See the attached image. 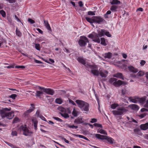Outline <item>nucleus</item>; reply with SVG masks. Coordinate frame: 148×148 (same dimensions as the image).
Wrapping results in <instances>:
<instances>
[{
  "instance_id": "nucleus-1",
  "label": "nucleus",
  "mask_w": 148,
  "mask_h": 148,
  "mask_svg": "<svg viewBox=\"0 0 148 148\" xmlns=\"http://www.w3.org/2000/svg\"><path fill=\"white\" fill-rule=\"evenodd\" d=\"M105 30L104 29H99L97 31L98 34L94 32H93L91 34H89L88 35V37L92 39V40L94 42L99 43L100 40L99 36L101 37L104 35Z\"/></svg>"
},
{
  "instance_id": "nucleus-2",
  "label": "nucleus",
  "mask_w": 148,
  "mask_h": 148,
  "mask_svg": "<svg viewBox=\"0 0 148 148\" xmlns=\"http://www.w3.org/2000/svg\"><path fill=\"white\" fill-rule=\"evenodd\" d=\"M10 110V109L7 108H5L4 109L0 110V114L1 117L2 118L6 117L9 119H12L14 117V115L13 112L8 111Z\"/></svg>"
},
{
  "instance_id": "nucleus-3",
  "label": "nucleus",
  "mask_w": 148,
  "mask_h": 148,
  "mask_svg": "<svg viewBox=\"0 0 148 148\" xmlns=\"http://www.w3.org/2000/svg\"><path fill=\"white\" fill-rule=\"evenodd\" d=\"M75 102L78 106L81 109L82 111L86 112L88 111L89 104L86 102L81 100H77Z\"/></svg>"
},
{
  "instance_id": "nucleus-4",
  "label": "nucleus",
  "mask_w": 148,
  "mask_h": 148,
  "mask_svg": "<svg viewBox=\"0 0 148 148\" xmlns=\"http://www.w3.org/2000/svg\"><path fill=\"white\" fill-rule=\"evenodd\" d=\"M127 110L124 108H119L116 110L112 111L113 115L115 116L122 115L124 112H126Z\"/></svg>"
},
{
  "instance_id": "nucleus-5",
  "label": "nucleus",
  "mask_w": 148,
  "mask_h": 148,
  "mask_svg": "<svg viewBox=\"0 0 148 148\" xmlns=\"http://www.w3.org/2000/svg\"><path fill=\"white\" fill-rule=\"evenodd\" d=\"M87 67L90 68L91 69L92 73L94 75L98 76L99 74V71L96 66H92L89 64H87Z\"/></svg>"
},
{
  "instance_id": "nucleus-6",
  "label": "nucleus",
  "mask_w": 148,
  "mask_h": 148,
  "mask_svg": "<svg viewBox=\"0 0 148 148\" xmlns=\"http://www.w3.org/2000/svg\"><path fill=\"white\" fill-rule=\"evenodd\" d=\"M88 39L85 36H83L80 37V39L78 41L79 45L81 47L84 46L86 43L88 42Z\"/></svg>"
},
{
  "instance_id": "nucleus-7",
  "label": "nucleus",
  "mask_w": 148,
  "mask_h": 148,
  "mask_svg": "<svg viewBox=\"0 0 148 148\" xmlns=\"http://www.w3.org/2000/svg\"><path fill=\"white\" fill-rule=\"evenodd\" d=\"M20 128L23 130V134L25 136H30L32 134V132L29 130L26 127L21 126Z\"/></svg>"
},
{
  "instance_id": "nucleus-8",
  "label": "nucleus",
  "mask_w": 148,
  "mask_h": 148,
  "mask_svg": "<svg viewBox=\"0 0 148 148\" xmlns=\"http://www.w3.org/2000/svg\"><path fill=\"white\" fill-rule=\"evenodd\" d=\"M94 23H95L98 24H100L103 22L104 20L103 19L100 17L99 16H93Z\"/></svg>"
},
{
  "instance_id": "nucleus-9",
  "label": "nucleus",
  "mask_w": 148,
  "mask_h": 148,
  "mask_svg": "<svg viewBox=\"0 0 148 148\" xmlns=\"http://www.w3.org/2000/svg\"><path fill=\"white\" fill-rule=\"evenodd\" d=\"M43 91L47 94L53 95L54 94L53 90L50 88H42Z\"/></svg>"
},
{
  "instance_id": "nucleus-10",
  "label": "nucleus",
  "mask_w": 148,
  "mask_h": 148,
  "mask_svg": "<svg viewBox=\"0 0 148 148\" xmlns=\"http://www.w3.org/2000/svg\"><path fill=\"white\" fill-rule=\"evenodd\" d=\"M99 70V74L102 77H107L108 74V72L105 70H102L100 69Z\"/></svg>"
},
{
  "instance_id": "nucleus-11",
  "label": "nucleus",
  "mask_w": 148,
  "mask_h": 148,
  "mask_svg": "<svg viewBox=\"0 0 148 148\" xmlns=\"http://www.w3.org/2000/svg\"><path fill=\"white\" fill-rule=\"evenodd\" d=\"M127 83L125 82H123L120 80H118L116 81V83L114 84V86L116 87L119 86L122 84L126 85Z\"/></svg>"
},
{
  "instance_id": "nucleus-12",
  "label": "nucleus",
  "mask_w": 148,
  "mask_h": 148,
  "mask_svg": "<svg viewBox=\"0 0 148 148\" xmlns=\"http://www.w3.org/2000/svg\"><path fill=\"white\" fill-rule=\"evenodd\" d=\"M129 70L131 72L136 73L138 72V69L132 66H129L128 67Z\"/></svg>"
},
{
  "instance_id": "nucleus-13",
  "label": "nucleus",
  "mask_w": 148,
  "mask_h": 148,
  "mask_svg": "<svg viewBox=\"0 0 148 148\" xmlns=\"http://www.w3.org/2000/svg\"><path fill=\"white\" fill-rule=\"evenodd\" d=\"M113 76L123 80L124 79L122 74L120 73H118L114 74L113 75Z\"/></svg>"
},
{
  "instance_id": "nucleus-14",
  "label": "nucleus",
  "mask_w": 148,
  "mask_h": 148,
  "mask_svg": "<svg viewBox=\"0 0 148 148\" xmlns=\"http://www.w3.org/2000/svg\"><path fill=\"white\" fill-rule=\"evenodd\" d=\"M129 107L134 110H138L139 109V106L135 104L130 105H129Z\"/></svg>"
},
{
  "instance_id": "nucleus-15",
  "label": "nucleus",
  "mask_w": 148,
  "mask_h": 148,
  "mask_svg": "<svg viewBox=\"0 0 148 148\" xmlns=\"http://www.w3.org/2000/svg\"><path fill=\"white\" fill-rule=\"evenodd\" d=\"M84 122L82 118H77L74 121V123L76 124H79L83 123Z\"/></svg>"
},
{
  "instance_id": "nucleus-16",
  "label": "nucleus",
  "mask_w": 148,
  "mask_h": 148,
  "mask_svg": "<svg viewBox=\"0 0 148 148\" xmlns=\"http://www.w3.org/2000/svg\"><path fill=\"white\" fill-rule=\"evenodd\" d=\"M112 54L109 52L105 53L103 55V56L105 58L108 59L111 58L112 57Z\"/></svg>"
},
{
  "instance_id": "nucleus-17",
  "label": "nucleus",
  "mask_w": 148,
  "mask_h": 148,
  "mask_svg": "<svg viewBox=\"0 0 148 148\" xmlns=\"http://www.w3.org/2000/svg\"><path fill=\"white\" fill-rule=\"evenodd\" d=\"M77 60L79 62L85 65L86 64V61L83 59V58L78 57L77 58Z\"/></svg>"
},
{
  "instance_id": "nucleus-18",
  "label": "nucleus",
  "mask_w": 148,
  "mask_h": 148,
  "mask_svg": "<svg viewBox=\"0 0 148 148\" xmlns=\"http://www.w3.org/2000/svg\"><path fill=\"white\" fill-rule=\"evenodd\" d=\"M110 3L112 5H119L121 4L120 1L118 0H112Z\"/></svg>"
},
{
  "instance_id": "nucleus-19",
  "label": "nucleus",
  "mask_w": 148,
  "mask_h": 148,
  "mask_svg": "<svg viewBox=\"0 0 148 148\" xmlns=\"http://www.w3.org/2000/svg\"><path fill=\"white\" fill-rule=\"evenodd\" d=\"M138 102L141 104H143L146 100V97H144L141 98H138Z\"/></svg>"
},
{
  "instance_id": "nucleus-20",
  "label": "nucleus",
  "mask_w": 148,
  "mask_h": 148,
  "mask_svg": "<svg viewBox=\"0 0 148 148\" xmlns=\"http://www.w3.org/2000/svg\"><path fill=\"white\" fill-rule=\"evenodd\" d=\"M141 129L143 130H146L148 128V123L142 124L140 126Z\"/></svg>"
},
{
  "instance_id": "nucleus-21",
  "label": "nucleus",
  "mask_w": 148,
  "mask_h": 148,
  "mask_svg": "<svg viewBox=\"0 0 148 148\" xmlns=\"http://www.w3.org/2000/svg\"><path fill=\"white\" fill-rule=\"evenodd\" d=\"M31 107L30 108L29 110L26 111V113H30L33 111L34 110L35 108L34 105L33 104H31Z\"/></svg>"
},
{
  "instance_id": "nucleus-22",
  "label": "nucleus",
  "mask_w": 148,
  "mask_h": 148,
  "mask_svg": "<svg viewBox=\"0 0 148 148\" xmlns=\"http://www.w3.org/2000/svg\"><path fill=\"white\" fill-rule=\"evenodd\" d=\"M95 136L98 139L103 140L105 139V138H106V136L102 135L99 134H96L95 135Z\"/></svg>"
},
{
  "instance_id": "nucleus-23",
  "label": "nucleus",
  "mask_w": 148,
  "mask_h": 148,
  "mask_svg": "<svg viewBox=\"0 0 148 148\" xmlns=\"http://www.w3.org/2000/svg\"><path fill=\"white\" fill-rule=\"evenodd\" d=\"M118 8L117 6L114 5L111 7L110 9L112 11L115 12L117 11Z\"/></svg>"
},
{
  "instance_id": "nucleus-24",
  "label": "nucleus",
  "mask_w": 148,
  "mask_h": 148,
  "mask_svg": "<svg viewBox=\"0 0 148 148\" xmlns=\"http://www.w3.org/2000/svg\"><path fill=\"white\" fill-rule=\"evenodd\" d=\"M85 18L88 22L90 23L91 24L94 23L93 16L91 18L88 17H86Z\"/></svg>"
},
{
  "instance_id": "nucleus-25",
  "label": "nucleus",
  "mask_w": 148,
  "mask_h": 148,
  "mask_svg": "<svg viewBox=\"0 0 148 148\" xmlns=\"http://www.w3.org/2000/svg\"><path fill=\"white\" fill-rule=\"evenodd\" d=\"M32 121L33 123H34V128L35 130L37 129V125L38 123V121L37 119H32Z\"/></svg>"
},
{
  "instance_id": "nucleus-26",
  "label": "nucleus",
  "mask_w": 148,
  "mask_h": 148,
  "mask_svg": "<svg viewBox=\"0 0 148 148\" xmlns=\"http://www.w3.org/2000/svg\"><path fill=\"white\" fill-rule=\"evenodd\" d=\"M105 139L108 142L111 144L113 143L114 141V140L113 138L108 136H106Z\"/></svg>"
},
{
  "instance_id": "nucleus-27",
  "label": "nucleus",
  "mask_w": 148,
  "mask_h": 148,
  "mask_svg": "<svg viewBox=\"0 0 148 148\" xmlns=\"http://www.w3.org/2000/svg\"><path fill=\"white\" fill-rule=\"evenodd\" d=\"M97 132L101 134H105L106 135H107V133L106 132L102 129H98L97 130Z\"/></svg>"
},
{
  "instance_id": "nucleus-28",
  "label": "nucleus",
  "mask_w": 148,
  "mask_h": 148,
  "mask_svg": "<svg viewBox=\"0 0 148 148\" xmlns=\"http://www.w3.org/2000/svg\"><path fill=\"white\" fill-rule=\"evenodd\" d=\"M45 25L46 27V28L48 30H51V28L50 27V26L48 23L47 21H45V20L44 21Z\"/></svg>"
},
{
  "instance_id": "nucleus-29",
  "label": "nucleus",
  "mask_w": 148,
  "mask_h": 148,
  "mask_svg": "<svg viewBox=\"0 0 148 148\" xmlns=\"http://www.w3.org/2000/svg\"><path fill=\"white\" fill-rule=\"evenodd\" d=\"M58 109L59 110L60 112H61V113H64L66 112H67L66 110V108H65L62 107H59Z\"/></svg>"
},
{
  "instance_id": "nucleus-30",
  "label": "nucleus",
  "mask_w": 148,
  "mask_h": 148,
  "mask_svg": "<svg viewBox=\"0 0 148 148\" xmlns=\"http://www.w3.org/2000/svg\"><path fill=\"white\" fill-rule=\"evenodd\" d=\"M130 101L134 103H137L138 102V98L136 97V98H130Z\"/></svg>"
},
{
  "instance_id": "nucleus-31",
  "label": "nucleus",
  "mask_w": 148,
  "mask_h": 148,
  "mask_svg": "<svg viewBox=\"0 0 148 148\" xmlns=\"http://www.w3.org/2000/svg\"><path fill=\"white\" fill-rule=\"evenodd\" d=\"M55 101L56 103L60 104L62 103L63 100L60 98H58L55 99Z\"/></svg>"
},
{
  "instance_id": "nucleus-32",
  "label": "nucleus",
  "mask_w": 148,
  "mask_h": 148,
  "mask_svg": "<svg viewBox=\"0 0 148 148\" xmlns=\"http://www.w3.org/2000/svg\"><path fill=\"white\" fill-rule=\"evenodd\" d=\"M72 115L75 117H76L77 116L78 112L77 110L75 108H73V110L72 112Z\"/></svg>"
},
{
  "instance_id": "nucleus-33",
  "label": "nucleus",
  "mask_w": 148,
  "mask_h": 148,
  "mask_svg": "<svg viewBox=\"0 0 148 148\" xmlns=\"http://www.w3.org/2000/svg\"><path fill=\"white\" fill-rule=\"evenodd\" d=\"M119 105L117 103H114L110 105L111 108L113 109H114L116 108L119 106Z\"/></svg>"
},
{
  "instance_id": "nucleus-34",
  "label": "nucleus",
  "mask_w": 148,
  "mask_h": 148,
  "mask_svg": "<svg viewBox=\"0 0 148 148\" xmlns=\"http://www.w3.org/2000/svg\"><path fill=\"white\" fill-rule=\"evenodd\" d=\"M43 91H37L36 92V96L38 97H40L43 94Z\"/></svg>"
},
{
  "instance_id": "nucleus-35",
  "label": "nucleus",
  "mask_w": 148,
  "mask_h": 148,
  "mask_svg": "<svg viewBox=\"0 0 148 148\" xmlns=\"http://www.w3.org/2000/svg\"><path fill=\"white\" fill-rule=\"evenodd\" d=\"M60 113L62 116L63 117L65 118H67L69 117V116L66 112L64 113L60 112Z\"/></svg>"
},
{
  "instance_id": "nucleus-36",
  "label": "nucleus",
  "mask_w": 148,
  "mask_h": 148,
  "mask_svg": "<svg viewBox=\"0 0 148 148\" xmlns=\"http://www.w3.org/2000/svg\"><path fill=\"white\" fill-rule=\"evenodd\" d=\"M117 79L114 78H111L110 80V83L112 84L114 86V84L116 83Z\"/></svg>"
},
{
  "instance_id": "nucleus-37",
  "label": "nucleus",
  "mask_w": 148,
  "mask_h": 148,
  "mask_svg": "<svg viewBox=\"0 0 148 148\" xmlns=\"http://www.w3.org/2000/svg\"><path fill=\"white\" fill-rule=\"evenodd\" d=\"M101 44L103 45L106 46V43L105 38H101Z\"/></svg>"
},
{
  "instance_id": "nucleus-38",
  "label": "nucleus",
  "mask_w": 148,
  "mask_h": 148,
  "mask_svg": "<svg viewBox=\"0 0 148 148\" xmlns=\"http://www.w3.org/2000/svg\"><path fill=\"white\" fill-rule=\"evenodd\" d=\"M144 72L142 71H139L137 74V76L138 77H141L144 74Z\"/></svg>"
},
{
  "instance_id": "nucleus-39",
  "label": "nucleus",
  "mask_w": 148,
  "mask_h": 148,
  "mask_svg": "<svg viewBox=\"0 0 148 148\" xmlns=\"http://www.w3.org/2000/svg\"><path fill=\"white\" fill-rule=\"evenodd\" d=\"M16 35L20 37L22 35V33L20 32L19 30H18V29L17 28L16 29Z\"/></svg>"
},
{
  "instance_id": "nucleus-40",
  "label": "nucleus",
  "mask_w": 148,
  "mask_h": 148,
  "mask_svg": "<svg viewBox=\"0 0 148 148\" xmlns=\"http://www.w3.org/2000/svg\"><path fill=\"white\" fill-rule=\"evenodd\" d=\"M111 13V10H109L107 11L106 13L104 15V17L105 18H108V15L110 14Z\"/></svg>"
},
{
  "instance_id": "nucleus-41",
  "label": "nucleus",
  "mask_w": 148,
  "mask_h": 148,
  "mask_svg": "<svg viewBox=\"0 0 148 148\" xmlns=\"http://www.w3.org/2000/svg\"><path fill=\"white\" fill-rule=\"evenodd\" d=\"M104 35L108 37H111V35L110 34L109 32L106 30H105Z\"/></svg>"
},
{
  "instance_id": "nucleus-42",
  "label": "nucleus",
  "mask_w": 148,
  "mask_h": 148,
  "mask_svg": "<svg viewBox=\"0 0 148 148\" xmlns=\"http://www.w3.org/2000/svg\"><path fill=\"white\" fill-rule=\"evenodd\" d=\"M35 48L38 51H40V46L39 44H36L35 45Z\"/></svg>"
},
{
  "instance_id": "nucleus-43",
  "label": "nucleus",
  "mask_w": 148,
  "mask_h": 148,
  "mask_svg": "<svg viewBox=\"0 0 148 148\" xmlns=\"http://www.w3.org/2000/svg\"><path fill=\"white\" fill-rule=\"evenodd\" d=\"M93 125L95 127H100L101 128H102L103 127L102 125L97 123H94Z\"/></svg>"
},
{
  "instance_id": "nucleus-44",
  "label": "nucleus",
  "mask_w": 148,
  "mask_h": 148,
  "mask_svg": "<svg viewBox=\"0 0 148 148\" xmlns=\"http://www.w3.org/2000/svg\"><path fill=\"white\" fill-rule=\"evenodd\" d=\"M95 11H89L88 12V14L89 15L94 16L95 15Z\"/></svg>"
},
{
  "instance_id": "nucleus-45",
  "label": "nucleus",
  "mask_w": 148,
  "mask_h": 148,
  "mask_svg": "<svg viewBox=\"0 0 148 148\" xmlns=\"http://www.w3.org/2000/svg\"><path fill=\"white\" fill-rule=\"evenodd\" d=\"M0 13L3 17H5L6 16L5 13L3 10H0Z\"/></svg>"
},
{
  "instance_id": "nucleus-46",
  "label": "nucleus",
  "mask_w": 148,
  "mask_h": 148,
  "mask_svg": "<svg viewBox=\"0 0 148 148\" xmlns=\"http://www.w3.org/2000/svg\"><path fill=\"white\" fill-rule=\"evenodd\" d=\"M68 127L70 128H75V129H77L78 128V127L77 126H75L74 125H68Z\"/></svg>"
},
{
  "instance_id": "nucleus-47",
  "label": "nucleus",
  "mask_w": 148,
  "mask_h": 148,
  "mask_svg": "<svg viewBox=\"0 0 148 148\" xmlns=\"http://www.w3.org/2000/svg\"><path fill=\"white\" fill-rule=\"evenodd\" d=\"M15 68H18V69H23L25 68V66H15Z\"/></svg>"
},
{
  "instance_id": "nucleus-48",
  "label": "nucleus",
  "mask_w": 148,
  "mask_h": 148,
  "mask_svg": "<svg viewBox=\"0 0 148 148\" xmlns=\"http://www.w3.org/2000/svg\"><path fill=\"white\" fill-rule=\"evenodd\" d=\"M28 21L32 24H34L35 23V21L31 18H28Z\"/></svg>"
},
{
  "instance_id": "nucleus-49",
  "label": "nucleus",
  "mask_w": 148,
  "mask_h": 148,
  "mask_svg": "<svg viewBox=\"0 0 148 148\" xmlns=\"http://www.w3.org/2000/svg\"><path fill=\"white\" fill-rule=\"evenodd\" d=\"M53 118L54 119H55V120H57V121H60V122H62V121L61 120V119H60L58 117H53Z\"/></svg>"
},
{
  "instance_id": "nucleus-50",
  "label": "nucleus",
  "mask_w": 148,
  "mask_h": 148,
  "mask_svg": "<svg viewBox=\"0 0 148 148\" xmlns=\"http://www.w3.org/2000/svg\"><path fill=\"white\" fill-rule=\"evenodd\" d=\"M72 135L74 136L79 137L80 138H83V136L79 135V134H72Z\"/></svg>"
},
{
  "instance_id": "nucleus-51",
  "label": "nucleus",
  "mask_w": 148,
  "mask_h": 148,
  "mask_svg": "<svg viewBox=\"0 0 148 148\" xmlns=\"http://www.w3.org/2000/svg\"><path fill=\"white\" fill-rule=\"evenodd\" d=\"M140 111L141 112L148 111V108H143L141 109Z\"/></svg>"
},
{
  "instance_id": "nucleus-52",
  "label": "nucleus",
  "mask_w": 148,
  "mask_h": 148,
  "mask_svg": "<svg viewBox=\"0 0 148 148\" xmlns=\"http://www.w3.org/2000/svg\"><path fill=\"white\" fill-rule=\"evenodd\" d=\"M145 63L146 62L145 60H141L140 62V63L141 66H143L145 64Z\"/></svg>"
},
{
  "instance_id": "nucleus-53",
  "label": "nucleus",
  "mask_w": 148,
  "mask_h": 148,
  "mask_svg": "<svg viewBox=\"0 0 148 148\" xmlns=\"http://www.w3.org/2000/svg\"><path fill=\"white\" fill-rule=\"evenodd\" d=\"M16 96L17 95L16 94H12L11 95L10 97V98H12L13 99H14Z\"/></svg>"
},
{
  "instance_id": "nucleus-54",
  "label": "nucleus",
  "mask_w": 148,
  "mask_h": 148,
  "mask_svg": "<svg viewBox=\"0 0 148 148\" xmlns=\"http://www.w3.org/2000/svg\"><path fill=\"white\" fill-rule=\"evenodd\" d=\"M17 134V132L15 131H13L12 132V136H16Z\"/></svg>"
},
{
  "instance_id": "nucleus-55",
  "label": "nucleus",
  "mask_w": 148,
  "mask_h": 148,
  "mask_svg": "<svg viewBox=\"0 0 148 148\" xmlns=\"http://www.w3.org/2000/svg\"><path fill=\"white\" fill-rule=\"evenodd\" d=\"M18 121V118L17 117H15L13 121V123H16Z\"/></svg>"
},
{
  "instance_id": "nucleus-56",
  "label": "nucleus",
  "mask_w": 148,
  "mask_h": 148,
  "mask_svg": "<svg viewBox=\"0 0 148 148\" xmlns=\"http://www.w3.org/2000/svg\"><path fill=\"white\" fill-rule=\"evenodd\" d=\"M91 121H90V122L92 123H95L97 121V120L95 119H91Z\"/></svg>"
},
{
  "instance_id": "nucleus-57",
  "label": "nucleus",
  "mask_w": 148,
  "mask_h": 148,
  "mask_svg": "<svg viewBox=\"0 0 148 148\" xmlns=\"http://www.w3.org/2000/svg\"><path fill=\"white\" fill-rule=\"evenodd\" d=\"M40 111L39 110H37L36 113V115L37 116V117H40L41 116L40 115Z\"/></svg>"
},
{
  "instance_id": "nucleus-58",
  "label": "nucleus",
  "mask_w": 148,
  "mask_h": 148,
  "mask_svg": "<svg viewBox=\"0 0 148 148\" xmlns=\"http://www.w3.org/2000/svg\"><path fill=\"white\" fill-rule=\"evenodd\" d=\"M69 102L70 103L72 104L73 105H75V106L76 105L75 103L72 100H71L70 99H69Z\"/></svg>"
},
{
  "instance_id": "nucleus-59",
  "label": "nucleus",
  "mask_w": 148,
  "mask_h": 148,
  "mask_svg": "<svg viewBox=\"0 0 148 148\" xmlns=\"http://www.w3.org/2000/svg\"><path fill=\"white\" fill-rule=\"evenodd\" d=\"M6 1H8L10 3H15L16 0H6Z\"/></svg>"
},
{
  "instance_id": "nucleus-60",
  "label": "nucleus",
  "mask_w": 148,
  "mask_h": 148,
  "mask_svg": "<svg viewBox=\"0 0 148 148\" xmlns=\"http://www.w3.org/2000/svg\"><path fill=\"white\" fill-rule=\"evenodd\" d=\"M62 139L64 140V141L66 143H69V140H66V139H65V138H63V137H62Z\"/></svg>"
},
{
  "instance_id": "nucleus-61",
  "label": "nucleus",
  "mask_w": 148,
  "mask_h": 148,
  "mask_svg": "<svg viewBox=\"0 0 148 148\" xmlns=\"http://www.w3.org/2000/svg\"><path fill=\"white\" fill-rule=\"evenodd\" d=\"M34 62L36 63L41 64L42 62L40 61L34 59Z\"/></svg>"
},
{
  "instance_id": "nucleus-62",
  "label": "nucleus",
  "mask_w": 148,
  "mask_h": 148,
  "mask_svg": "<svg viewBox=\"0 0 148 148\" xmlns=\"http://www.w3.org/2000/svg\"><path fill=\"white\" fill-rule=\"evenodd\" d=\"M144 107L146 108H148V100L147 101L145 104L144 105Z\"/></svg>"
},
{
  "instance_id": "nucleus-63",
  "label": "nucleus",
  "mask_w": 148,
  "mask_h": 148,
  "mask_svg": "<svg viewBox=\"0 0 148 148\" xmlns=\"http://www.w3.org/2000/svg\"><path fill=\"white\" fill-rule=\"evenodd\" d=\"M146 116L145 114H140L139 115V116L141 118H143L144 117Z\"/></svg>"
},
{
  "instance_id": "nucleus-64",
  "label": "nucleus",
  "mask_w": 148,
  "mask_h": 148,
  "mask_svg": "<svg viewBox=\"0 0 148 148\" xmlns=\"http://www.w3.org/2000/svg\"><path fill=\"white\" fill-rule=\"evenodd\" d=\"M78 4L79 6L81 7H82L83 5V4L82 2V1H79Z\"/></svg>"
}]
</instances>
